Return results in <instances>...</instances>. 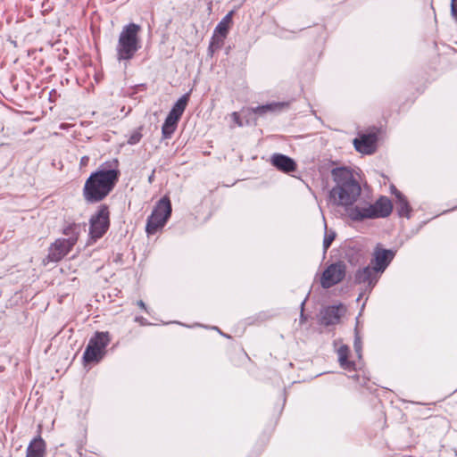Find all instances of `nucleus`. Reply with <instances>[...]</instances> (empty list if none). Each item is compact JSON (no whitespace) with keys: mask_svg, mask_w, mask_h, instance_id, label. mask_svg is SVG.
<instances>
[{"mask_svg":"<svg viewBox=\"0 0 457 457\" xmlns=\"http://www.w3.org/2000/svg\"><path fill=\"white\" fill-rule=\"evenodd\" d=\"M335 186L329 191V200L336 206L345 209L357 203L361 187L353 171L345 167L332 170Z\"/></svg>","mask_w":457,"mask_h":457,"instance_id":"nucleus-1","label":"nucleus"},{"mask_svg":"<svg viewBox=\"0 0 457 457\" xmlns=\"http://www.w3.org/2000/svg\"><path fill=\"white\" fill-rule=\"evenodd\" d=\"M114 187V162H106L99 166L85 181L83 197L87 204L103 201Z\"/></svg>","mask_w":457,"mask_h":457,"instance_id":"nucleus-2","label":"nucleus"},{"mask_svg":"<svg viewBox=\"0 0 457 457\" xmlns=\"http://www.w3.org/2000/svg\"><path fill=\"white\" fill-rule=\"evenodd\" d=\"M393 211V204L386 196H380L375 203L361 201L347 206L345 212L347 217L355 222L388 217Z\"/></svg>","mask_w":457,"mask_h":457,"instance_id":"nucleus-3","label":"nucleus"},{"mask_svg":"<svg viewBox=\"0 0 457 457\" xmlns=\"http://www.w3.org/2000/svg\"><path fill=\"white\" fill-rule=\"evenodd\" d=\"M141 27L136 23H129L123 27L118 45V59L119 61H129L134 57L136 53L140 49V40L138 33Z\"/></svg>","mask_w":457,"mask_h":457,"instance_id":"nucleus-4","label":"nucleus"},{"mask_svg":"<svg viewBox=\"0 0 457 457\" xmlns=\"http://www.w3.org/2000/svg\"><path fill=\"white\" fill-rule=\"evenodd\" d=\"M172 212L170 197L164 195L154 205L146 220L145 231L148 235L155 234L162 228L170 219Z\"/></svg>","mask_w":457,"mask_h":457,"instance_id":"nucleus-5","label":"nucleus"},{"mask_svg":"<svg viewBox=\"0 0 457 457\" xmlns=\"http://www.w3.org/2000/svg\"><path fill=\"white\" fill-rule=\"evenodd\" d=\"M79 227L76 224L69 225L64 228V235L68 238H59L49 247L48 260L51 262H59L67 255L72 249L78 240Z\"/></svg>","mask_w":457,"mask_h":457,"instance_id":"nucleus-6","label":"nucleus"},{"mask_svg":"<svg viewBox=\"0 0 457 457\" xmlns=\"http://www.w3.org/2000/svg\"><path fill=\"white\" fill-rule=\"evenodd\" d=\"M111 342L108 332H96L88 341L83 353L85 364L99 362L106 353V346Z\"/></svg>","mask_w":457,"mask_h":457,"instance_id":"nucleus-7","label":"nucleus"},{"mask_svg":"<svg viewBox=\"0 0 457 457\" xmlns=\"http://www.w3.org/2000/svg\"><path fill=\"white\" fill-rule=\"evenodd\" d=\"M346 274V266L344 262H337L328 265L320 278V286L328 289L343 281Z\"/></svg>","mask_w":457,"mask_h":457,"instance_id":"nucleus-8","label":"nucleus"},{"mask_svg":"<svg viewBox=\"0 0 457 457\" xmlns=\"http://www.w3.org/2000/svg\"><path fill=\"white\" fill-rule=\"evenodd\" d=\"M380 274L371 266L358 269L354 274V283L363 287V293L360 294L359 301L365 293H370L378 283Z\"/></svg>","mask_w":457,"mask_h":457,"instance_id":"nucleus-9","label":"nucleus"},{"mask_svg":"<svg viewBox=\"0 0 457 457\" xmlns=\"http://www.w3.org/2000/svg\"><path fill=\"white\" fill-rule=\"evenodd\" d=\"M109 227V212L106 207H101L97 213L90 219L89 235L96 240L103 237Z\"/></svg>","mask_w":457,"mask_h":457,"instance_id":"nucleus-10","label":"nucleus"},{"mask_svg":"<svg viewBox=\"0 0 457 457\" xmlns=\"http://www.w3.org/2000/svg\"><path fill=\"white\" fill-rule=\"evenodd\" d=\"M394 257V251L377 246L374 250L373 257L371 259V267L374 268L381 275L393 261Z\"/></svg>","mask_w":457,"mask_h":457,"instance_id":"nucleus-11","label":"nucleus"},{"mask_svg":"<svg viewBox=\"0 0 457 457\" xmlns=\"http://www.w3.org/2000/svg\"><path fill=\"white\" fill-rule=\"evenodd\" d=\"M345 312V308L342 304L325 307L320 311V322L324 326L335 325L339 322Z\"/></svg>","mask_w":457,"mask_h":457,"instance_id":"nucleus-12","label":"nucleus"},{"mask_svg":"<svg viewBox=\"0 0 457 457\" xmlns=\"http://www.w3.org/2000/svg\"><path fill=\"white\" fill-rule=\"evenodd\" d=\"M378 136L376 133L361 134L353 140L355 149L363 154H371L376 151Z\"/></svg>","mask_w":457,"mask_h":457,"instance_id":"nucleus-13","label":"nucleus"},{"mask_svg":"<svg viewBox=\"0 0 457 457\" xmlns=\"http://www.w3.org/2000/svg\"><path fill=\"white\" fill-rule=\"evenodd\" d=\"M270 162L278 170L286 173L294 171L296 169L295 162L292 158L282 154H272Z\"/></svg>","mask_w":457,"mask_h":457,"instance_id":"nucleus-14","label":"nucleus"},{"mask_svg":"<svg viewBox=\"0 0 457 457\" xmlns=\"http://www.w3.org/2000/svg\"><path fill=\"white\" fill-rule=\"evenodd\" d=\"M188 101L189 93H187L179 98V100L174 104L171 110L168 113V116L179 121L187 105Z\"/></svg>","mask_w":457,"mask_h":457,"instance_id":"nucleus-15","label":"nucleus"},{"mask_svg":"<svg viewBox=\"0 0 457 457\" xmlns=\"http://www.w3.org/2000/svg\"><path fill=\"white\" fill-rule=\"evenodd\" d=\"M46 444L41 437L35 438L27 448L26 457H44Z\"/></svg>","mask_w":457,"mask_h":457,"instance_id":"nucleus-16","label":"nucleus"},{"mask_svg":"<svg viewBox=\"0 0 457 457\" xmlns=\"http://www.w3.org/2000/svg\"><path fill=\"white\" fill-rule=\"evenodd\" d=\"M395 204L399 216L405 217L407 219L411 217V208L407 198L402 193H397Z\"/></svg>","mask_w":457,"mask_h":457,"instance_id":"nucleus-17","label":"nucleus"},{"mask_svg":"<svg viewBox=\"0 0 457 457\" xmlns=\"http://www.w3.org/2000/svg\"><path fill=\"white\" fill-rule=\"evenodd\" d=\"M349 352V347L346 345H343L337 349L340 367L346 370H354V362L348 361Z\"/></svg>","mask_w":457,"mask_h":457,"instance_id":"nucleus-18","label":"nucleus"},{"mask_svg":"<svg viewBox=\"0 0 457 457\" xmlns=\"http://www.w3.org/2000/svg\"><path fill=\"white\" fill-rule=\"evenodd\" d=\"M285 105H286L285 103L274 102V103L267 104L264 105H259L255 108H253L252 111L253 113L262 115L269 112H278Z\"/></svg>","mask_w":457,"mask_h":457,"instance_id":"nucleus-19","label":"nucleus"},{"mask_svg":"<svg viewBox=\"0 0 457 457\" xmlns=\"http://www.w3.org/2000/svg\"><path fill=\"white\" fill-rule=\"evenodd\" d=\"M178 122L179 121L167 115L162 126V134L163 138L168 139L171 137L177 129Z\"/></svg>","mask_w":457,"mask_h":457,"instance_id":"nucleus-20","label":"nucleus"},{"mask_svg":"<svg viewBox=\"0 0 457 457\" xmlns=\"http://www.w3.org/2000/svg\"><path fill=\"white\" fill-rule=\"evenodd\" d=\"M233 13L234 12L230 11L221 19L214 29L215 33L221 34L222 36L228 35L229 26L232 23Z\"/></svg>","mask_w":457,"mask_h":457,"instance_id":"nucleus-21","label":"nucleus"},{"mask_svg":"<svg viewBox=\"0 0 457 457\" xmlns=\"http://www.w3.org/2000/svg\"><path fill=\"white\" fill-rule=\"evenodd\" d=\"M226 37L227 36H222L221 34H218L215 32L213 33L208 48L209 54L211 55H212L214 52L222 47Z\"/></svg>","mask_w":457,"mask_h":457,"instance_id":"nucleus-22","label":"nucleus"},{"mask_svg":"<svg viewBox=\"0 0 457 457\" xmlns=\"http://www.w3.org/2000/svg\"><path fill=\"white\" fill-rule=\"evenodd\" d=\"M335 239V233L332 232L328 235H325L324 240H323V249L324 253L327 252V250L329 248L330 245L332 244L333 240Z\"/></svg>","mask_w":457,"mask_h":457,"instance_id":"nucleus-23","label":"nucleus"},{"mask_svg":"<svg viewBox=\"0 0 457 457\" xmlns=\"http://www.w3.org/2000/svg\"><path fill=\"white\" fill-rule=\"evenodd\" d=\"M353 348L358 355L359 358H361V337L358 336V334L356 333L355 335V338H354V342H353Z\"/></svg>","mask_w":457,"mask_h":457,"instance_id":"nucleus-24","label":"nucleus"},{"mask_svg":"<svg viewBox=\"0 0 457 457\" xmlns=\"http://www.w3.org/2000/svg\"><path fill=\"white\" fill-rule=\"evenodd\" d=\"M231 118L233 120V121L238 126V127H242L243 126V122L240 119V116L239 114L237 112H232L231 114Z\"/></svg>","mask_w":457,"mask_h":457,"instance_id":"nucleus-25","label":"nucleus"},{"mask_svg":"<svg viewBox=\"0 0 457 457\" xmlns=\"http://www.w3.org/2000/svg\"><path fill=\"white\" fill-rule=\"evenodd\" d=\"M451 13L452 16L457 21V6L455 4V0L451 1Z\"/></svg>","mask_w":457,"mask_h":457,"instance_id":"nucleus-26","label":"nucleus"},{"mask_svg":"<svg viewBox=\"0 0 457 457\" xmlns=\"http://www.w3.org/2000/svg\"><path fill=\"white\" fill-rule=\"evenodd\" d=\"M139 140H140V135L134 134L129 137V139L128 140V143L130 145H134V144L137 143Z\"/></svg>","mask_w":457,"mask_h":457,"instance_id":"nucleus-27","label":"nucleus"},{"mask_svg":"<svg viewBox=\"0 0 457 457\" xmlns=\"http://www.w3.org/2000/svg\"><path fill=\"white\" fill-rule=\"evenodd\" d=\"M89 162V157L88 156H83L81 159H80V166L83 167V166H87V163Z\"/></svg>","mask_w":457,"mask_h":457,"instance_id":"nucleus-28","label":"nucleus"},{"mask_svg":"<svg viewBox=\"0 0 457 457\" xmlns=\"http://www.w3.org/2000/svg\"><path fill=\"white\" fill-rule=\"evenodd\" d=\"M137 303L140 308L144 309L146 312H149L145 306V303L142 300L137 301Z\"/></svg>","mask_w":457,"mask_h":457,"instance_id":"nucleus-29","label":"nucleus"},{"mask_svg":"<svg viewBox=\"0 0 457 457\" xmlns=\"http://www.w3.org/2000/svg\"><path fill=\"white\" fill-rule=\"evenodd\" d=\"M136 321L139 322L142 325H147L148 324L146 322L145 319H144L143 317H136Z\"/></svg>","mask_w":457,"mask_h":457,"instance_id":"nucleus-30","label":"nucleus"},{"mask_svg":"<svg viewBox=\"0 0 457 457\" xmlns=\"http://www.w3.org/2000/svg\"><path fill=\"white\" fill-rule=\"evenodd\" d=\"M391 193L397 198V193H401L395 186H391Z\"/></svg>","mask_w":457,"mask_h":457,"instance_id":"nucleus-31","label":"nucleus"},{"mask_svg":"<svg viewBox=\"0 0 457 457\" xmlns=\"http://www.w3.org/2000/svg\"><path fill=\"white\" fill-rule=\"evenodd\" d=\"M306 299H304L301 303V319H303V306L305 304Z\"/></svg>","mask_w":457,"mask_h":457,"instance_id":"nucleus-32","label":"nucleus"},{"mask_svg":"<svg viewBox=\"0 0 457 457\" xmlns=\"http://www.w3.org/2000/svg\"><path fill=\"white\" fill-rule=\"evenodd\" d=\"M213 329L219 331V333H220L221 335H223L224 337H228L227 335H224L223 333L220 332V330L217 328V327H213L212 328Z\"/></svg>","mask_w":457,"mask_h":457,"instance_id":"nucleus-33","label":"nucleus"},{"mask_svg":"<svg viewBox=\"0 0 457 457\" xmlns=\"http://www.w3.org/2000/svg\"><path fill=\"white\" fill-rule=\"evenodd\" d=\"M115 176H116V181H117L118 180V170H116Z\"/></svg>","mask_w":457,"mask_h":457,"instance_id":"nucleus-34","label":"nucleus"},{"mask_svg":"<svg viewBox=\"0 0 457 457\" xmlns=\"http://www.w3.org/2000/svg\"><path fill=\"white\" fill-rule=\"evenodd\" d=\"M60 127H61V129H64L66 127V125L65 124H62Z\"/></svg>","mask_w":457,"mask_h":457,"instance_id":"nucleus-35","label":"nucleus"}]
</instances>
